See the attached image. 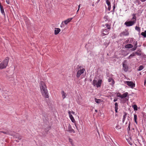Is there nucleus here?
I'll list each match as a JSON object with an SVG mask.
<instances>
[{
    "instance_id": "obj_25",
    "label": "nucleus",
    "mask_w": 146,
    "mask_h": 146,
    "mask_svg": "<svg viewBox=\"0 0 146 146\" xmlns=\"http://www.w3.org/2000/svg\"><path fill=\"white\" fill-rule=\"evenodd\" d=\"M135 56V54L133 52V53L132 54H131L128 57H127V59H130L132 58V57L134 56Z\"/></svg>"
},
{
    "instance_id": "obj_6",
    "label": "nucleus",
    "mask_w": 146,
    "mask_h": 146,
    "mask_svg": "<svg viewBox=\"0 0 146 146\" xmlns=\"http://www.w3.org/2000/svg\"><path fill=\"white\" fill-rule=\"evenodd\" d=\"M125 83L132 88H133L135 86V84L132 81H126L125 82Z\"/></svg>"
},
{
    "instance_id": "obj_42",
    "label": "nucleus",
    "mask_w": 146,
    "mask_h": 146,
    "mask_svg": "<svg viewBox=\"0 0 146 146\" xmlns=\"http://www.w3.org/2000/svg\"><path fill=\"white\" fill-rule=\"evenodd\" d=\"M70 112H71V114L72 113L73 114H75V112H74L73 111H70Z\"/></svg>"
},
{
    "instance_id": "obj_13",
    "label": "nucleus",
    "mask_w": 146,
    "mask_h": 146,
    "mask_svg": "<svg viewBox=\"0 0 146 146\" xmlns=\"http://www.w3.org/2000/svg\"><path fill=\"white\" fill-rule=\"evenodd\" d=\"M102 82V80L101 79L99 80L97 82L96 86L97 88H98L101 86V85Z\"/></svg>"
},
{
    "instance_id": "obj_32",
    "label": "nucleus",
    "mask_w": 146,
    "mask_h": 146,
    "mask_svg": "<svg viewBox=\"0 0 146 146\" xmlns=\"http://www.w3.org/2000/svg\"><path fill=\"white\" fill-rule=\"evenodd\" d=\"M104 18L105 19V21H106L108 20V15H105L104 17Z\"/></svg>"
},
{
    "instance_id": "obj_5",
    "label": "nucleus",
    "mask_w": 146,
    "mask_h": 146,
    "mask_svg": "<svg viewBox=\"0 0 146 146\" xmlns=\"http://www.w3.org/2000/svg\"><path fill=\"white\" fill-rule=\"evenodd\" d=\"M41 93L42 96L46 98H48L49 97L48 94L47 89L43 90L40 91Z\"/></svg>"
},
{
    "instance_id": "obj_30",
    "label": "nucleus",
    "mask_w": 146,
    "mask_h": 146,
    "mask_svg": "<svg viewBox=\"0 0 146 146\" xmlns=\"http://www.w3.org/2000/svg\"><path fill=\"white\" fill-rule=\"evenodd\" d=\"M143 68H144V67L143 66H142V65L140 66L139 67L138 70V71L141 70L143 69Z\"/></svg>"
},
{
    "instance_id": "obj_51",
    "label": "nucleus",
    "mask_w": 146,
    "mask_h": 146,
    "mask_svg": "<svg viewBox=\"0 0 146 146\" xmlns=\"http://www.w3.org/2000/svg\"><path fill=\"white\" fill-rule=\"evenodd\" d=\"M131 40H130L129 42V43H131Z\"/></svg>"
},
{
    "instance_id": "obj_20",
    "label": "nucleus",
    "mask_w": 146,
    "mask_h": 146,
    "mask_svg": "<svg viewBox=\"0 0 146 146\" xmlns=\"http://www.w3.org/2000/svg\"><path fill=\"white\" fill-rule=\"evenodd\" d=\"M134 120L135 121V123L136 124H137V115L135 114H134Z\"/></svg>"
},
{
    "instance_id": "obj_18",
    "label": "nucleus",
    "mask_w": 146,
    "mask_h": 146,
    "mask_svg": "<svg viewBox=\"0 0 146 146\" xmlns=\"http://www.w3.org/2000/svg\"><path fill=\"white\" fill-rule=\"evenodd\" d=\"M115 112L117 113L118 112L117 111V110H118V104L117 103V102H115Z\"/></svg>"
},
{
    "instance_id": "obj_28",
    "label": "nucleus",
    "mask_w": 146,
    "mask_h": 146,
    "mask_svg": "<svg viewBox=\"0 0 146 146\" xmlns=\"http://www.w3.org/2000/svg\"><path fill=\"white\" fill-rule=\"evenodd\" d=\"M68 131L70 132L72 131V130L73 129L71 127L70 125H69L68 126Z\"/></svg>"
},
{
    "instance_id": "obj_45",
    "label": "nucleus",
    "mask_w": 146,
    "mask_h": 146,
    "mask_svg": "<svg viewBox=\"0 0 146 146\" xmlns=\"http://www.w3.org/2000/svg\"><path fill=\"white\" fill-rule=\"evenodd\" d=\"M142 2H144L146 1V0H140Z\"/></svg>"
},
{
    "instance_id": "obj_35",
    "label": "nucleus",
    "mask_w": 146,
    "mask_h": 146,
    "mask_svg": "<svg viewBox=\"0 0 146 146\" xmlns=\"http://www.w3.org/2000/svg\"><path fill=\"white\" fill-rule=\"evenodd\" d=\"M137 42H136L135 43V45H134V47H135V48H137Z\"/></svg>"
},
{
    "instance_id": "obj_33",
    "label": "nucleus",
    "mask_w": 146,
    "mask_h": 146,
    "mask_svg": "<svg viewBox=\"0 0 146 146\" xmlns=\"http://www.w3.org/2000/svg\"><path fill=\"white\" fill-rule=\"evenodd\" d=\"M72 146H75L74 143L73 142V141H72L71 142H70Z\"/></svg>"
},
{
    "instance_id": "obj_16",
    "label": "nucleus",
    "mask_w": 146,
    "mask_h": 146,
    "mask_svg": "<svg viewBox=\"0 0 146 146\" xmlns=\"http://www.w3.org/2000/svg\"><path fill=\"white\" fill-rule=\"evenodd\" d=\"M60 31V29L59 28H55L54 30V34L57 35Z\"/></svg>"
},
{
    "instance_id": "obj_50",
    "label": "nucleus",
    "mask_w": 146,
    "mask_h": 146,
    "mask_svg": "<svg viewBox=\"0 0 146 146\" xmlns=\"http://www.w3.org/2000/svg\"><path fill=\"white\" fill-rule=\"evenodd\" d=\"M79 9H78V10H77V13H78V11H79Z\"/></svg>"
},
{
    "instance_id": "obj_40",
    "label": "nucleus",
    "mask_w": 146,
    "mask_h": 146,
    "mask_svg": "<svg viewBox=\"0 0 146 146\" xmlns=\"http://www.w3.org/2000/svg\"><path fill=\"white\" fill-rule=\"evenodd\" d=\"M129 40H127L125 41V43L126 44H127L129 43Z\"/></svg>"
},
{
    "instance_id": "obj_53",
    "label": "nucleus",
    "mask_w": 146,
    "mask_h": 146,
    "mask_svg": "<svg viewBox=\"0 0 146 146\" xmlns=\"http://www.w3.org/2000/svg\"><path fill=\"white\" fill-rule=\"evenodd\" d=\"M120 95H121V94H119V95H118V96H120Z\"/></svg>"
},
{
    "instance_id": "obj_55",
    "label": "nucleus",
    "mask_w": 146,
    "mask_h": 146,
    "mask_svg": "<svg viewBox=\"0 0 146 146\" xmlns=\"http://www.w3.org/2000/svg\"><path fill=\"white\" fill-rule=\"evenodd\" d=\"M75 125V126H76V127L77 128V127H76V125Z\"/></svg>"
},
{
    "instance_id": "obj_48",
    "label": "nucleus",
    "mask_w": 146,
    "mask_h": 146,
    "mask_svg": "<svg viewBox=\"0 0 146 146\" xmlns=\"http://www.w3.org/2000/svg\"><path fill=\"white\" fill-rule=\"evenodd\" d=\"M95 112H98V111H97V110H95Z\"/></svg>"
},
{
    "instance_id": "obj_27",
    "label": "nucleus",
    "mask_w": 146,
    "mask_h": 146,
    "mask_svg": "<svg viewBox=\"0 0 146 146\" xmlns=\"http://www.w3.org/2000/svg\"><path fill=\"white\" fill-rule=\"evenodd\" d=\"M97 83V81L96 80H93L92 84L94 86H96Z\"/></svg>"
},
{
    "instance_id": "obj_49",
    "label": "nucleus",
    "mask_w": 146,
    "mask_h": 146,
    "mask_svg": "<svg viewBox=\"0 0 146 146\" xmlns=\"http://www.w3.org/2000/svg\"><path fill=\"white\" fill-rule=\"evenodd\" d=\"M100 0H98L97 2L98 3V2H99Z\"/></svg>"
},
{
    "instance_id": "obj_36",
    "label": "nucleus",
    "mask_w": 146,
    "mask_h": 146,
    "mask_svg": "<svg viewBox=\"0 0 146 146\" xmlns=\"http://www.w3.org/2000/svg\"><path fill=\"white\" fill-rule=\"evenodd\" d=\"M136 48H135V47H134V48H132L131 50L132 51H135V50H136Z\"/></svg>"
},
{
    "instance_id": "obj_47",
    "label": "nucleus",
    "mask_w": 146,
    "mask_h": 146,
    "mask_svg": "<svg viewBox=\"0 0 146 146\" xmlns=\"http://www.w3.org/2000/svg\"><path fill=\"white\" fill-rule=\"evenodd\" d=\"M80 5H79L78 6V9H79L80 7Z\"/></svg>"
},
{
    "instance_id": "obj_37",
    "label": "nucleus",
    "mask_w": 146,
    "mask_h": 146,
    "mask_svg": "<svg viewBox=\"0 0 146 146\" xmlns=\"http://www.w3.org/2000/svg\"><path fill=\"white\" fill-rule=\"evenodd\" d=\"M6 1L7 4H10V1L9 0H6Z\"/></svg>"
},
{
    "instance_id": "obj_43",
    "label": "nucleus",
    "mask_w": 146,
    "mask_h": 146,
    "mask_svg": "<svg viewBox=\"0 0 146 146\" xmlns=\"http://www.w3.org/2000/svg\"><path fill=\"white\" fill-rule=\"evenodd\" d=\"M130 123L129 122V126H128V128H129V130L130 129Z\"/></svg>"
},
{
    "instance_id": "obj_52",
    "label": "nucleus",
    "mask_w": 146,
    "mask_h": 146,
    "mask_svg": "<svg viewBox=\"0 0 146 146\" xmlns=\"http://www.w3.org/2000/svg\"><path fill=\"white\" fill-rule=\"evenodd\" d=\"M145 83H146V81L145 80V81L144 82V84H145Z\"/></svg>"
},
{
    "instance_id": "obj_23",
    "label": "nucleus",
    "mask_w": 146,
    "mask_h": 146,
    "mask_svg": "<svg viewBox=\"0 0 146 146\" xmlns=\"http://www.w3.org/2000/svg\"><path fill=\"white\" fill-rule=\"evenodd\" d=\"M111 81L112 82V84H113L115 83V81L113 79L111 78H110L108 79V82H110Z\"/></svg>"
},
{
    "instance_id": "obj_12",
    "label": "nucleus",
    "mask_w": 146,
    "mask_h": 146,
    "mask_svg": "<svg viewBox=\"0 0 146 146\" xmlns=\"http://www.w3.org/2000/svg\"><path fill=\"white\" fill-rule=\"evenodd\" d=\"M0 133H2L4 134H7L11 135L13 136V134L11 133V132L9 131H7L6 132L4 131H0Z\"/></svg>"
},
{
    "instance_id": "obj_38",
    "label": "nucleus",
    "mask_w": 146,
    "mask_h": 146,
    "mask_svg": "<svg viewBox=\"0 0 146 146\" xmlns=\"http://www.w3.org/2000/svg\"><path fill=\"white\" fill-rule=\"evenodd\" d=\"M113 11H114L115 9V4H114L113 6Z\"/></svg>"
},
{
    "instance_id": "obj_41",
    "label": "nucleus",
    "mask_w": 146,
    "mask_h": 146,
    "mask_svg": "<svg viewBox=\"0 0 146 146\" xmlns=\"http://www.w3.org/2000/svg\"><path fill=\"white\" fill-rule=\"evenodd\" d=\"M69 142H71L72 141V140L70 138H69Z\"/></svg>"
},
{
    "instance_id": "obj_14",
    "label": "nucleus",
    "mask_w": 146,
    "mask_h": 146,
    "mask_svg": "<svg viewBox=\"0 0 146 146\" xmlns=\"http://www.w3.org/2000/svg\"><path fill=\"white\" fill-rule=\"evenodd\" d=\"M128 95V93L126 92L123 93L122 95H120V96H118V97L123 98L127 97Z\"/></svg>"
},
{
    "instance_id": "obj_39",
    "label": "nucleus",
    "mask_w": 146,
    "mask_h": 146,
    "mask_svg": "<svg viewBox=\"0 0 146 146\" xmlns=\"http://www.w3.org/2000/svg\"><path fill=\"white\" fill-rule=\"evenodd\" d=\"M111 8V5L108 6V10L110 11V10Z\"/></svg>"
},
{
    "instance_id": "obj_2",
    "label": "nucleus",
    "mask_w": 146,
    "mask_h": 146,
    "mask_svg": "<svg viewBox=\"0 0 146 146\" xmlns=\"http://www.w3.org/2000/svg\"><path fill=\"white\" fill-rule=\"evenodd\" d=\"M105 29L102 30V36L106 35L108 34L109 31L110 29V25L108 23H106L105 25Z\"/></svg>"
},
{
    "instance_id": "obj_31",
    "label": "nucleus",
    "mask_w": 146,
    "mask_h": 146,
    "mask_svg": "<svg viewBox=\"0 0 146 146\" xmlns=\"http://www.w3.org/2000/svg\"><path fill=\"white\" fill-rule=\"evenodd\" d=\"M106 2L108 6L111 5L110 2V1H109L108 0H106Z\"/></svg>"
},
{
    "instance_id": "obj_9",
    "label": "nucleus",
    "mask_w": 146,
    "mask_h": 146,
    "mask_svg": "<svg viewBox=\"0 0 146 146\" xmlns=\"http://www.w3.org/2000/svg\"><path fill=\"white\" fill-rule=\"evenodd\" d=\"M123 70L125 72H127L128 70V67L127 65L124 63H123Z\"/></svg>"
},
{
    "instance_id": "obj_44",
    "label": "nucleus",
    "mask_w": 146,
    "mask_h": 146,
    "mask_svg": "<svg viewBox=\"0 0 146 146\" xmlns=\"http://www.w3.org/2000/svg\"><path fill=\"white\" fill-rule=\"evenodd\" d=\"M70 132H73V133H75V131H74V129L72 130V131Z\"/></svg>"
},
{
    "instance_id": "obj_7",
    "label": "nucleus",
    "mask_w": 146,
    "mask_h": 146,
    "mask_svg": "<svg viewBox=\"0 0 146 146\" xmlns=\"http://www.w3.org/2000/svg\"><path fill=\"white\" fill-rule=\"evenodd\" d=\"M40 91L47 89V87L44 82L41 81L40 84Z\"/></svg>"
},
{
    "instance_id": "obj_24",
    "label": "nucleus",
    "mask_w": 146,
    "mask_h": 146,
    "mask_svg": "<svg viewBox=\"0 0 146 146\" xmlns=\"http://www.w3.org/2000/svg\"><path fill=\"white\" fill-rule=\"evenodd\" d=\"M134 111H137V107L136 105H133L132 106Z\"/></svg>"
},
{
    "instance_id": "obj_46",
    "label": "nucleus",
    "mask_w": 146,
    "mask_h": 146,
    "mask_svg": "<svg viewBox=\"0 0 146 146\" xmlns=\"http://www.w3.org/2000/svg\"><path fill=\"white\" fill-rule=\"evenodd\" d=\"M117 99H114V100H113V101L114 102H115L116 101H117Z\"/></svg>"
},
{
    "instance_id": "obj_54",
    "label": "nucleus",
    "mask_w": 146,
    "mask_h": 146,
    "mask_svg": "<svg viewBox=\"0 0 146 146\" xmlns=\"http://www.w3.org/2000/svg\"><path fill=\"white\" fill-rule=\"evenodd\" d=\"M129 144H130L131 145H132V144H131V143H130Z\"/></svg>"
},
{
    "instance_id": "obj_34",
    "label": "nucleus",
    "mask_w": 146,
    "mask_h": 146,
    "mask_svg": "<svg viewBox=\"0 0 146 146\" xmlns=\"http://www.w3.org/2000/svg\"><path fill=\"white\" fill-rule=\"evenodd\" d=\"M29 20H27V21H25V22H26V24H27V25L29 24Z\"/></svg>"
},
{
    "instance_id": "obj_1",
    "label": "nucleus",
    "mask_w": 146,
    "mask_h": 146,
    "mask_svg": "<svg viewBox=\"0 0 146 146\" xmlns=\"http://www.w3.org/2000/svg\"><path fill=\"white\" fill-rule=\"evenodd\" d=\"M133 18L131 19L132 21H126L124 24L127 27H130L133 25L136 22L137 18L135 14H132Z\"/></svg>"
},
{
    "instance_id": "obj_3",
    "label": "nucleus",
    "mask_w": 146,
    "mask_h": 146,
    "mask_svg": "<svg viewBox=\"0 0 146 146\" xmlns=\"http://www.w3.org/2000/svg\"><path fill=\"white\" fill-rule=\"evenodd\" d=\"M9 60V57H6L0 64V69H3L5 68L7 66Z\"/></svg>"
},
{
    "instance_id": "obj_21",
    "label": "nucleus",
    "mask_w": 146,
    "mask_h": 146,
    "mask_svg": "<svg viewBox=\"0 0 146 146\" xmlns=\"http://www.w3.org/2000/svg\"><path fill=\"white\" fill-rule=\"evenodd\" d=\"M127 115V113H125L124 115H123V118L122 119V122L123 123H124V122L125 119L126 118Z\"/></svg>"
},
{
    "instance_id": "obj_19",
    "label": "nucleus",
    "mask_w": 146,
    "mask_h": 146,
    "mask_svg": "<svg viewBox=\"0 0 146 146\" xmlns=\"http://www.w3.org/2000/svg\"><path fill=\"white\" fill-rule=\"evenodd\" d=\"M61 94L62 95V98L64 99L66 96V94L64 92V91H62L61 92Z\"/></svg>"
},
{
    "instance_id": "obj_4",
    "label": "nucleus",
    "mask_w": 146,
    "mask_h": 146,
    "mask_svg": "<svg viewBox=\"0 0 146 146\" xmlns=\"http://www.w3.org/2000/svg\"><path fill=\"white\" fill-rule=\"evenodd\" d=\"M81 68V67L80 66L79 67L78 69V70L76 74V77L78 78H79L80 77L81 75L83 74L84 72L86 71L85 69L84 68Z\"/></svg>"
},
{
    "instance_id": "obj_29",
    "label": "nucleus",
    "mask_w": 146,
    "mask_h": 146,
    "mask_svg": "<svg viewBox=\"0 0 146 146\" xmlns=\"http://www.w3.org/2000/svg\"><path fill=\"white\" fill-rule=\"evenodd\" d=\"M135 29L138 31L139 32H140V28L136 26L135 27Z\"/></svg>"
},
{
    "instance_id": "obj_11",
    "label": "nucleus",
    "mask_w": 146,
    "mask_h": 146,
    "mask_svg": "<svg viewBox=\"0 0 146 146\" xmlns=\"http://www.w3.org/2000/svg\"><path fill=\"white\" fill-rule=\"evenodd\" d=\"M129 35V33L127 31H123L120 33V36H127Z\"/></svg>"
},
{
    "instance_id": "obj_17",
    "label": "nucleus",
    "mask_w": 146,
    "mask_h": 146,
    "mask_svg": "<svg viewBox=\"0 0 146 146\" xmlns=\"http://www.w3.org/2000/svg\"><path fill=\"white\" fill-rule=\"evenodd\" d=\"M133 46L131 44H128L125 45V48H132Z\"/></svg>"
},
{
    "instance_id": "obj_15",
    "label": "nucleus",
    "mask_w": 146,
    "mask_h": 146,
    "mask_svg": "<svg viewBox=\"0 0 146 146\" xmlns=\"http://www.w3.org/2000/svg\"><path fill=\"white\" fill-rule=\"evenodd\" d=\"M1 12L2 14L5 17V14L4 11L3 7V6H1V7H0Z\"/></svg>"
},
{
    "instance_id": "obj_8",
    "label": "nucleus",
    "mask_w": 146,
    "mask_h": 146,
    "mask_svg": "<svg viewBox=\"0 0 146 146\" xmlns=\"http://www.w3.org/2000/svg\"><path fill=\"white\" fill-rule=\"evenodd\" d=\"M72 19V18H68L67 20H65L64 21H63L60 25V27H62L63 26H64V23L66 25L70 21H71Z\"/></svg>"
},
{
    "instance_id": "obj_26",
    "label": "nucleus",
    "mask_w": 146,
    "mask_h": 146,
    "mask_svg": "<svg viewBox=\"0 0 146 146\" xmlns=\"http://www.w3.org/2000/svg\"><path fill=\"white\" fill-rule=\"evenodd\" d=\"M141 34L144 37H146V31H145L144 32H142Z\"/></svg>"
},
{
    "instance_id": "obj_22",
    "label": "nucleus",
    "mask_w": 146,
    "mask_h": 146,
    "mask_svg": "<svg viewBox=\"0 0 146 146\" xmlns=\"http://www.w3.org/2000/svg\"><path fill=\"white\" fill-rule=\"evenodd\" d=\"M95 102L97 104H99L101 102V101L100 99H96V98H95Z\"/></svg>"
},
{
    "instance_id": "obj_10",
    "label": "nucleus",
    "mask_w": 146,
    "mask_h": 146,
    "mask_svg": "<svg viewBox=\"0 0 146 146\" xmlns=\"http://www.w3.org/2000/svg\"><path fill=\"white\" fill-rule=\"evenodd\" d=\"M68 113L69 115L70 118L72 122L73 123L75 122V120L73 116L71 115V112H70V111H68Z\"/></svg>"
}]
</instances>
